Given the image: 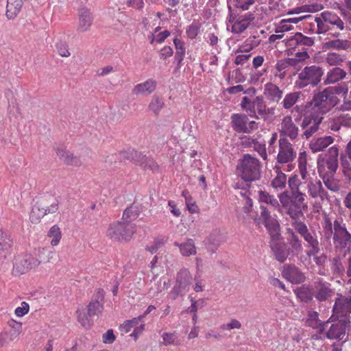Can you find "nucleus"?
Listing matches in <instances>:
<instances>
[{"mask_svg": "<svg viewBox=\"0 0 351 351\" xmlns=\"http://www.w3.org/2000/svg\"><path fill=\"white\" fill-rule=\"evenodd\" d=\"M258 199L260 202L269 205L274 209H278V210H280L281 206L278 200L267 191H260L258 192Z\"/></svg>", "mask_w": 351, "mask_h": 351, "instance_id": "ea45409f", "label": "nucleus"}, {"mask_svg": "<svg viewBox=\"0 0 351 351\" xmlns=\"http://www.w3.org/2000/svg\"><path fill=\"white\" fill-rule=\"evenodd\" d=\"M24 0H8L6 16L9 19H14L20 12Z\"/></svg>", "mask_w": 351, "mask_h": 351, "instance_id": "f704fd0d", "label": "nucleus"}, {"mask_svg": "<svg viewBox=\"0 0 351 351\" xmlns=\"http://www.w3.org/2000/svg\"><path fill=\"white\" fill-rule=\"evenodd\" d=\"M174 245L179 247L180 253L184 256H189L196 254V247L193 239H189L186 242L179 243L174 242Z\"/></svg>", "mask_w": 351, "mask_h": 351, "instance_id": "58836bf2", "label": "nucleus"}, {"mask_svg": "<svg viewBox=\"0 0 351 351\" xmlns=\"http://www.w3.org/2000/svg\"><path fill=\"white\" fill-rule=\"evenodd\" d=\"M313 290L315 298L320 302L328 301L334 293L330 288V284L323 280L314 282Z\"/></svg>", "mask_w": 351, "mask_h": 351, "instance_id": "2eb2a0df", "label": "nucleus"}, {"mask_svg": "<svg viewBox=\"0 0 351 351\" xmlns=\"http://www.w3.org/2000/svg\"><path fill=\"white\" fill-rule=\"evenodd\" d=\"M322 19L328 24L335 25L340 30L344 28V23L335 13L326 11L321 13Z\"/></svg>", "mask_w": 351, "mask_h": 351, "instance_id": "e433bc0d", "label": "nucleus"}, {"mask_svg": "<svg viewBox=\"0 0 351 351\" xmlns=\"http://www.w3.org/2000/svg\"><path fill=\"white\" fill-rule=\"evenodd\" d=\"M47 236L52 238L51 244L52 246H56L60 242L62 238V234L60 228L57 225L53 226L49 230Z\"/></svg>", "mask_w": 351, "mask_h": 351, "instance_id": "864d4df0", "label": "nucleus"}, {"mask_svg": "<svg viewBox=\"0 0 351 351\" xmlns=\"http://www.w3.org/2000/svg\"><path fill=\"white\" fill-rule=\"evenodd\" d=\"M12 240L10 236L0 230V262L3 263L11 252Z\"/></svg>", "mask_w": 351, "mask_h": 351, "instance_id": "cd10ccee", "label": "nucleus"}, {"mask_svg": "<svg viewBox=\"0 0 351 351\" xmlns=\"http://www.w3.org/2000/svg\"><path fill=\"white\" fill-rule=\"evenodd\" d=\"M300 184L301 181L298 178V176H291L288 180V184L289 187V190H288V191H293L295 193V191H300L299 189Z\"/></svg>", "mask_w": 351, "mask_h": 351, "instance_id": "69168bd1", "label": "nucleus"}, {"mask_svg": "<svg viewBox=\"0 0 351 351\" xmlns=\"http://www.w3.org/2000/svg\"><path fill=\"white\" fill-rule=\"evenodd\" d=\"M337 118L338 119V123L341 124L342 126L351 128V112L340 114Z\"/></svg>", "mask_w": 351, "mask_h": 351, "instance_id": "774afa93", "label": "nucleus"}, {"mask_svg": "<svg viewBox=\"0 0 351 351\" xmlns=\"http://www.w3.org/2000/svg\"><path fill=\"white\" fill-rule=\"evenodd\" d=\"M334 238L333 245L336 251L350 252L351 247V234L347 230L346 223L341 218L333 221Z\"/></svg>", "mask_w": 351, "mask_h": 351, "instance_id": "0eeeda50", "label": "nucleus"}, {"mask_svg": "<svg viewBox=\"0 0 351 351\" xmlns=\"http://www.w3.org/2000/svg\"><path fill=\"white\" fill-rule=\"evenodd\" d=\"M298 128L293 123L290 116H286L283 118L281 123V130H280V136H288L291 140H294L298 136Z\"/></svg>", "mask_w": 351, "mask_h": 351, "instance_id": "412c9836", "label": "nucleus"}, {"mask_svg": "<svg viewBox=\"0 0 351 351\" xmlns=\"http://www.w3.org/2000/svg\"><path fill=\"white\" fill-rule=\"evenodd\" d=\"M140 210L138 206L133 204L130 207H128L123 212L122 220L126 221L127 223L130 222L135 220L140 214Z\"/></svg>", "mask_w": 351, "mask_h": 351, "instance_id": "a18cd8bd", "label": "nucleus"}, {"mask_svg": "<svg viewBox=\"0 0 351 351\" xmlns=\"http://www.w3.org/2000/svg\"><path fill=\"white\" fill-rule=\"evenodd\" d=\"M307 188L309 195L313 198L320 197L322 200L328 198V193L323 188L320 180L308 182Z\"/></svg>", "mask_w": 351, "mask_h": 351, "instance_id": "c85d7f7f", "label": "nucleus"}, {"mask_svg": "<svg viewBox=\"0 0 351 351\" xmlns=\"http://www.w3.org/2000/svg\"><path fill=\"white\" fill-rule=\"evenodd\" d=\"M347 252L346 251H337V254L330 260V269L332 274L336 276H341L344 274Z\"/></svg>", "mask_w": 351, "mask_h": 351, "instance_id": "aec40b11", "label": "nucleus"}, {"mask_svg": "<svg viewBox=\"0 0 351 351\" xmlns=\"http://www.w3.org/2000/svg\"><path fill=\"white\" fill-rule=\"evenodd\" d=\"M315 22L317 24V29L315 30L317 34H324L329 30L328 24L324 21L321 16L319 17H315Z\"/></svg>", "mask_w": 351, "mask_h": 351, "instance_id": "e2e57ef3", "label": "nucleus"}, {"mask_svg": "<svg viewBox=\"0 0 351 351\" xmlns=\"http://www.w3.org/2000/svg\"><path fill=\"white\" fill-rule=\"evenodd\" d=\"M326 90L328 91V93L335 97H337V95H341L344 97L345 95H348V87L343 84V85H338L335 86H329L326 88Z\"/></svg>", "mask_w": 351, "mask_h": 351, "instance_id": "4d7b16f0", "label": "nucleus"}, {"mask_svg": "<svg viewBox=\"0 0 351 351\" xmlns=\"http://www.w3.org/2000/svg\"><path fill=\"white\" fill-rule=\"evenodd\" d=\"M37 201L39 204L44 205L41 206L46 210L47 214L55 213L58 209L59 202L56 197L52 195L47 194L41 196Z\"/></svg>", "mask_w": 351, "mask_h": 351, "instance_id": "bb28decb", "label": "nucleus"}, {"mask_svg": "<svg viewBox=\"0 0 351 351\" xmlns=\"http://www.w3.org/2000/svg\"><path fill=\"white\" fill-rule=\"evenodd\" d=\"M76 313L77 314V321L80 323L81 326L86 329L90 328L93 325V322L90 319L91 317H89L88 313L86 314L84 309L82 311L77 310Z\"/></svg>", "mask_w": 351, "mask_h": 351, "instance_id": "5fc2aeb1", "label": "nucleus"}, {"mask_svg": "<svg viewBox=\"0 0 351 351\" xmlns=\"http://www.w3.org/2000/svg\"><path fill=\"white\" fill-rule=\"evenodd\" d=\"M319 176L322 178L324 184L328 189L332 191H337L338 190L337 185L332 180L333 176H329L328 174L326 173Z\"/></svg>", "mask_w": 351, "mask_h": 351, "instance_id": "338daca9", "label": "nucleus"}, {"mask_svg": "<svg viewBox=\"0 0 351 351\" xmlns=\"http://www.w3.org/2000/svg\"><path fill=\"white\" fill-rule=\"evenodd\" d=\"M248 118L244 114H233L231 116V125L232 129L237 133H249L247 128Z\"/></svg>", "mask_w": 351, "mask_h": 351, "instance_id": "393cba45", "label": "nucleus"}, {"mask_svg": "<svg viewBox=\"0 0 351 351\" xmlns=\"http://www.w3.org/2000/svg\"><path fill=\"white\" fill-rule=\"evenodd\" d=\"M294 230L306 242L309 250L306 251L308 257L315 256L320 252V244L318 236L315 230H310L307 226L301 221H294L292 223Z\"/></svg>", "mask_w": 351, "mask_h": 351, "instance_id": "423d86ee", "label": "nucleus"}, {"mask_svg": "<svg viewBox=\"0 0 351 351\" xmlns=\"http://www.w3.org/2000/svg\"><path fill=\"white\" fill-rule=\"evenodd\" d=\"M254 109L257 110L259 117L264 118L265 119L266 115V105L264 102L263 97L258 96L253 99Z\"/></svg>", "mask_w": 351, "mask_h": 351, "instance_id": "603ef678", "label": "nucleus"}, {"mask_svg": "<svg viewBox=\"0 0 351 351\" xmlns=\"http://www.w3.org/2000/svg\"><path fill=\"white\" fill-rule=\"evenodd\" d=\"M41 206L43 205L42 204H39L38 201H36V204L33 206L29 215V219L32 223H39L40 219L47 215L46 210H45Z\"/></svg>", "mask_w": 351, "mask_h": 351, "instance_id": "4c0bfd02", "label": "nucleus"}, {"mask_svg": "<svg viewBox=\"0 0 351 351\" xmlns=\"http://www.w3.org/2000/svg\"><path fill=\"white\" fill-rule=\"evenodd\" d=\"M132 162L139 165L145 171L149 170L153 173L159 171V166L153 158H147L145 155L134 149L132 150Z\"/></svg>", "mask_w": 351, "mask_h": 351, "instance_id": "dca6fc26", "label": "nucleus"}, {"mask_svg": "<svg viewBox=\"0 0 351 351\" xmlns=\"http://www.w3.org/2000/svg\"><path fill=\"white\" fill-rule=\"evenodd\" d=\"M40 254L42 255L47 254L48 258H45L40 256V261H38L29 254L16 256L13 264V271L16 274H25L32 268L38 266L40 262H49L53 256V252L47 248H43L40 252Z\"/></svg>", "mask_w": 351, "mask_h": 351, "instance_id": "20e7f679", "label": "nucleus"}, {"mask_svg": "<svg viewBox=\"0 0 351 351\" xmlns=\"http://www.w3.org/2000/svg\"><path fill=\"white\" fill-rule=\"evenodd\" d=\"M192 276L186 269H182L177 275L176 284L173 287L171 295L173 300H176L179 295H184L191 284Z\"/></svg>", "mask_w": 351, "mask_h": 351, "instance_id": "9b49d317", "label": "nucleus"}, {"mask_svg": "<svg viewBox=\"0 0 351 351\" xmlns=\"http://www.w3.org/2000/svg\"><path fill=\"white\" fill-rule=\"evenodd\" d=\"M346 73L339 67H335L327 73L326 79L324 81L326 84L335 83L343 77Z\"/></svg>", "mask_w": 351, "mask_h": 351, "instance_id": "a19ab883", "label": "nucleus"}, {"mask_svg": "<svg viewBox=\"0 0 351 351\" xmlns=\"http://www.w3.org/2000/svg\"><path fill=\"white\" fill-rule=\"evenodd\" d=\"M104 295L102 291H99L96 295L91 299L87 306V311L89 317L95 315L98 316L104 309Z\"/></svg>", "mask_w": 351, "mask_h": 351, "instance_id": "4be33fe9", "label": "nucleus"}, {"mask_svg": "<svg viewBox=\"0 0 351 351\" xmlns=\"http://www.w3.org/2000/svg\"><path fill=\"white\" fill-rule=\"evenodd\" d=\"M56 154L59 158L68 165L80 167L84 163V160L80 156H74L73 153L62 147H58L56 149Z\"/></svg>", "mask_w": 351, "mask_h": 351, "instance_id": "5701e85b", "label": "nucleus"}, {"mask_svg": "<svg viewBox=\"0 0 351 351\" xmlns=\"http://www.w3.org/2000/svg\"><path fill=\"white\" fill-rule=\"evenodd\" d=\"M282 274L286 279L293 284H300L305 280L304 274L293 264L285 265Z\"/></svg>", "mask_w": 351, "mask_h": 351, "instance_id": "6ab92c4d", "label": "nucleus"}, {"mask_svg": "<svg viewBox=\"0 0 351 351\" xmlns=\"http://www.w3.org/2000/svg\"><path fill=\"white\" fill-rule=\"evenodd\" d=\"M339 101L338 97L332 96L326 88L314 94L312 100L309 102L313 114L315 115L323 114L329 112Z\"/></svg>", "mask_w": 351, "mask_h": 351, "instance_id": "39448f33", "label": "nucleus"}, {"mask_svg": "<svg viewBox=\"0 0 351 351\" xmlns=\"http://www.w3.org/2000/svg\"><path fill=\"white\" fill-rule=\"evenodd\" d=\"M339 149L335 146L330 147L328 151L326 160L318 161V172L319 175L328 174L333 176L338 168Z\"/></svg>", "mask_w": 351, "mask_h": 351, "instance_id": "9d476101", "label": "nucleus"}, {"mask_svg": "<svg viewBox=\"0 0 351 351\" xmlns=\"http://www.w3.org/2000/svg\"><path fill=\"white\" fill-rule=\"evenodd\" d=\"M341 164L344 176L351 181V160H348L346 156H341Z\"/></svg>", "mask_w": 351, "mask_h": 351, "instance_id": "bf43d9fd", "label": "nucleus"}, {"mask_svg": "<svg viewBox=\"0 0 351 351\" xmlns=\"http://www.w3.org/2000/svg\"><path fill=\"white\" fill-rule=\"evenodd\" d=\"M263 223L271 237L270 245L273 244L281 237L280 224L274 217L265 220Z\"/></svg>", "mask_w": 351, "mask_h": 351, "instance_id": "b1692460", "label": "nucleus"}, {"mask_svg": "<svg viewBox=\"0 0 351 351\" xmlns=\"http://www.w3.org/2000/svg\"><path fill=\"white\" fill-rule=\"evenodd\" d=\"M156 88V81L149 79L143 83L136 85L132 89V93L136 95H149L155 90Z\"/></svg>", "mask_w": 351, "mask_h": 351, "instance_id": "c756f323", "label": "nucleus"}, {"mask_svg": "<svg viewBox=\"0 0 351 351\" xmlns=\"http://www.w3.org/2000/svg\"><path fill=\"white\" fill-rule=\"evenodd\" d=\"M306 324L313 328H319V332L322 333L328 328L329 322L322 323L318 319V313L313 311L308 314Z\"/></svg>", "mask_w": 351, "mask_h": 351, "instance_id": "c9c22d12", "label": "nucleus"}, {"mask_svg": "<svg viewBox=\"0 0 351 351\" xmlns=\"http://www.w3.org/2000/svg\"><path fill=\"white\" fill-rule=\"evenodd\" d=\"M264 91L267 97L273 101L278 102L282 97V90L272 83L266 84Z\"/></svg>", "mask_w": 351, "mask_h": 351, "instance_id": "72a5a7b5", "label": "nucleus"}, {"mask_svg": "<svg viewBox=\"0 0 351 351\" xmlns=\"http://www.w3.org/2000/svg\"><path fill=\"white\" fill-rule=\"evenodd\" d=\"M173 43L176 49L175 58L178 62V65L179 66L183 60L185 55L184 43L177 38L173 39Z\"/></svg>", "mask_w": 351, "mask_h": 351, "instance_id": "3c124183", "label": "nucleus"}, {"mask_svg": "<svg viewBox=\"0 0 351 351\" xmlns=\"http://www.w3.org/2000/svg\"><path fill=\"white\" fill-rule=\"evenodd\" d=\"M289 67L286 59H282L277 62L276 69L279 73H276V76H278L280 79H284L286 75L285 69Z\"/></svg>", "mask_w": 351, "mask_h": 351, "instance_id": "052dcab7", "label": "nucleus"}, {"mask_svg": "<svg viewBox=\"0 0 351 351\" xmlns=\"http://www.w3.org/2000/svg\"><path fill=\"white\" fill-rule=\"evenodd\" d=\"M323 75L324 71L319 66H306L298 74V80L295 83V86L298 88H304L308 85L315 87L320 82Z\"/></svg>", "mask_w": 351, "mask_h": 351, "instance_id": "6e6552de", "label": "nucleus"}, {"mask_svg": "<svg viewBox=\"0 0 351 351\" xmlns=\"http://www.w3.org/2000/svg\"><path fill=\"white\" fill-rule=\"evenodd\" d=\"M289 45L295 48L301 47V49H306V47H311L314 44V38L303 35L300 32L296 33L289 40Z\"/></svg>", "mask_w": 351, "mask_h": 351, "instance_id": "a878e982", "label": "nucleus"}, {"mask_svg": "<svg viewBox=\"0 0 351 351\" xmlns=\"http://www.w3.org/2000/svg\"><path fill=\"white\" fill-rule=\"evenodd\" d=\"M324 46L328 49H347L350 47V43L347 40H332L326 42Z\"/></svg>", "mask_w": 351, "mask_h": 351, "instance_id": "09e8293b", "label": "nucleus"}, {"mask_svg": "<svg viewBox=\"0 0 351 351\" xmlns=\"http://www.w3.org/2000/svg\"><path fill=\"white\" fill-rule=\"evenodd\" d=\"M296 157V152L293 145L287 138H280L279 140V152L277 156L278 163L284 164L293 161Z\"/></svg>", "mask_w": 351, "mask_h": 351, "instance_id": "4468645a", "label": "nucleus"}, {"mask_svg": "<svg viewBox=\"0 0 351 351\" xmlns=\"http://www.w3.org/2000/svg\"><path fill=\"white\" fill-rule=\"evenodd\" d=\"M254 19V15L252 13L239 16L232 25V32L237 34L244 32Z\"/></svg>", "mask_w": 351, "mask_h": 351, "instance_id": "2f4dec72", "label": "nucleus"}, {"mask_svg": "<svg viewBox=\"0 0 351 351\" xmlns=\"http://www.w3.org/2000/svg\"><path fill=\"white\" fill-rule=\"evenodd\" d=\"M241 106L242 109H243L247 112L250 117L255 118L256 119H260L259 116L256 114L253 100H252L249 97H243Z\"/></svg>", "mask_w": 351, "mask_h": 351, "instance_id": "49530a36", "label": "nucleus"}, {"mask_svg": "<svg viewBox=\"0 0 351 351\" xmlns=\"http://www.w3.org/2000/svg\"><path fill=\"white\" fill-rule=\"evenodd\" d=\"M323 120V117L311 113L304 116L302 119L301 127L304 130L302 137L306 139L311 137L319 129V125Z\"/></svg>", "mask_w": 351, "mask_h": 351, "instance_id": "f8f14e48", "label": "nucleus"}, {"mask_svg": "<svg viewBox=\"0 0 351 351\" xmlns=\"http://www.w3.org/2000/svg\"><path fill=\"white\" fill-rule=\"evenodd\" d=\"M221 243V237L218 232L211 233L207 239V249L214 253Z\"/></svg>", "mask_w": 351, "mask_h": 351, "instance_id": "37998d69", "label": "nucleus"}, {"mask_svg": "<svg viewBox=\"0 0 351 351\" xmlns=\"http://www.w3.org/2000/svg\"><path fill=\"white\" fill-rule=\"evenodd\" d=\"M297 297L301 302L308 303L313 301L314 297V291L312 285H302L295 291Z\"/></svg>", "mask_w": 351, "mask_h": 351, "instance_id": "473e14b6", "label": "nucleus"}, {"mask_svg": "<svg viewBox=\"0 0 351 351\" xmlns=\"http://www.w3.org/2000/svg\"><path fill=\"white\" fill-rule=\"evenodd\" d=\"M78 23L77 32L84 33L88 32L93 25L94 16L89 9L86 7L80 8L77 12Z\"/></svg>", "mask_w": 351, "mask_h": 351, "instance_id": "a211bd4d", "label": "nucleus"}, {"mask_svg": "<svg viewBox=\"0 0 351 351\" xmlns=\"http://www.w3.org/2000/svg\"><path fill=\"white\" fill-rule=\"evenodd\" d=\"M202 25L198 21H194L186 29V33L190 39H194L199 32Z\"/></svg>", "mask_w": 351, "mask_h": 351, "instance_id": "13d9d810", "label": "nucleus"}, {"mask_svg": "<svg viewBox=\"0 0 351 351\" xmlns=\"http://www.w3.org/2000/svg\"><path fill=\"white\" fill-rule=\"evenodd\" d=\"M350 323V318H343L331 324L327 332L326 337L329 339L343 340L346 335V329Z\"/></svg>", "mask_w": 351, "mask_h": 351, "instance_id": "ddd939ff", "label": "nucleus"}, {"mask_svg": "<svg viewBox=\"0 0 351 351\" xmlns=\"http://www.w3.org/2000/svg\"><path fill=\"white\" fill-rule=\"evenodd\" d=\"M136 231L135 224L125 221H117L110 225L107 230L108 237L112 241H129Z\"/></svg>", "mask_w": 351, "mask_h": 351, "instance_id": "1a4fd4ad", "label": "nucleus"}, {"mask_svg": "<svg viewBox=\"0 0 351 351\" xmlns=\"http://www.w3.org/2000/svg\"><path fill=\"white\" fill-rule=\"evenodd\" d=\"M334 141V138L330 136H325L313 139L310 144L309 147L312 152L316 153L323 151L324 149L329 146Z\"/></svg>", "mask_w": 351, "mask_h": 351, "instance_id": "7c9ffc66", "label": "nucleus"}, {"mask_svg": "<svg viewBox=\"0 0 351 351\" xmlns=\"http://www.w3.org/2000/svg\"><path fill=\"white\" fill-rule=\"evenodd\" d=\"M238 176L245 183L237 182L234 185L235 189H240L245 191L250 188V183L261 178V162L260 160L250 154H244L242 158L239 160L237 166Z\"/></svg>", "mask_w": 351, "mask_h": 351, "instance_id": "f03ea898", "label": "nucleus"}, {"mask_svg": "<svg viewBox=\"0 0 351 351\" xmlns=\"http://www.w3.org/2000/svg\"><path fill=\"white\" fill-rule=\"evenodd\" d=\"M287 182L286 175L281 172L277 171V176L271 181V186L275 189H283L285 188Z\"/></svg>", "mask_w": 351, "mask_h": 351, "instance_id": "6e6d98bb", "label": "nucleus"}, {"mask_svg": "<svg viewBox=\"0 0 351 351\" xmlns=\"http://www.w3.org/2000/svg\"><path fill=\"white\" fill-rule=\"evenodd\" d=\"M8 324L12 328L11 336L16 337L21 332L22 324L21 322L10 319L8 321Z\"/></svg>", "mask_w": 351, "mask_h": 351, "instance_id": "0e129e2a", "label": "nucleus"}, {"mask_svg": "<svg viewBox=\"0 0 351 351\" xmlns=\"http://www.w3.org/2000/svg\"><path fill=\"white\" fill-rule=\"evenodd\" d=\"M306 194L301 191H288L285 190L279 195L281 207L285 210L286 213L294 221H300L303 216L302 210L307 208L305 202Z\"/></svg>", "mask_w": 351, "mask_h": 351, "instance_id": "7ed1b4c3", "label": "nucleus"}, {"mask_svg": "<svg viewBox=\"0 0 351 351\" xmlns=\"http://www.w3.org/2000/svg\"><path fill=\"white\" fill-rule=\"evenodd\" d=\"M323 235L326 241H329L331 238H334V225L329 217L324 219L323 224Z\"/></svg>", "mask_w": 351, "mask_h": 351, "instance_id": "8fccbe9b", "label": "nucleus"}, {"mask_svg": "<svg viewBox=\"0 0 351 351\" xmlns=\"http://www.w3.org/2000/svg\"><path fill=\"white\" fill-rule=\"evenodd\" d=\"M332 311L333 316L336 315L337 319L348 318V315L351 313V297L340 295L335 300Z\"/></svg>", "mask_w": 351, "mask_h": 351, "instance_id": "f3484780", "label": "nucleus"}, {"mask_svg": "<svg viewBox=\"0 0 351 351\" xmlns=\"http://www.w3.org/2000/svg\"><path fill=\"white\" fill-rule=\"evenodd\" d=\"M270 247L275 258L280 263L287 259L292 261L295 258H298L299 254L303 252L302 241L294 228L287 229V242L280 237L271 244Z\"/></svg>", "mask_w": 351, "mask_h": 351, "instance_id": "f257e3e1", "label": "nucleus"}, {"mask_svg": "<svg viewBox=\"0 0 351 351\" xmlns=\"http://www.w3.org/2000/svg\"><path fill=\"white\" fill-rule=\"evenodd\" d=\"M164 106L165 102L163 98L159 95H154L148 106V108L150 111L153 112L155 115H158Z\"/></svg>", "mask_w": 351, "mask_h": 351, "instance_id": "c03bdc74", "label": "nucleus"}, {"mask_svg": "<svg viewBox=\"0 0 351 351\" xmlns=\"http://www.w3.org/2000/svg\"><path fill=\"white\" fill-rule=\"evenodd\" d=\"M326 60L330 65H337L345 60V56L336 53H329Z\"/></svg>", "mask_w": 351, "mask_h": 351, "instance_id": "680f3d73", "label": "nucleus"}, {"mask_svg": "<svg viewBox=\"0 0 351 351\" xmlns=\"http://www.w3.org/2000/svg\"><path fill=\"white\" fill-rule=\"evenodd\" d=\"M245 216H243V218L245 221H249L251 219H253L256 223H258L259 218L257 217V215H252L253 211V202L252 199L247 196L245 204L242 208L241 210Z\"/></svg>", "mask_w": 351, "mask_h": 351, "instance_id": "79ce46f5", "label": "nucleus"}, {"mask_svg": "<svg viewBox=\"0 0 351 351\" xmlns=\"http://www.w3.org/2000/svg\"><path fill=\"white\" fill-rule=\"evenodd\" d=\"M300 92H293L287 94L282 101L284 108L289 109L293 107L300 98Z\"/></svg>", "mask_w": 351, "mask_h": 351, "instance_id": "de8ad7c7", "label": "nucleus"}]
</instances>
